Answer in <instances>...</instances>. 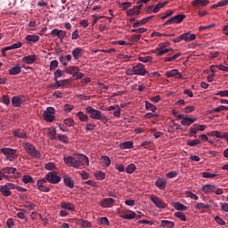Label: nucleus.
Here are the masks:
<instances>
[{"label":"nucleus","instance_id":"nucleus-62","mask_svg":"<svg viewBox=\"0 0 228 228\" xmlns=\"http://www.w3.org/2000/svg\"><path fill=\"white\" fill-rule=\"evenodd\" d=\"M167 177L168 179H174V177H177V172L176 171H171L166 174Z\"/></svg>","mask_w":228,"mask_h":228},{"label":"nucleus","instance_id":"nucleus-59","mask_svg":"<svg viewBox=\"0 0 228 228\" xmlns=\"http://www.w3.org/2000/svg\"><path fill=\"white\" fill-rule=\"evenodd\" d=\"M131 6H133L131 2H123L120 5V8H122V10H126L127 8H131Z\"/></svg>","mask_w":228,"mask_h":228},{"label":"nucleus","instance_id":"nucleus-12","mask_svg":"<svg viewBox=\"0 0 228 228\" xmlns=\"http://www.w3.org/2000/svg\"><path fill=\"white\" fill-rule=\"evenodd\" d=\"M205 130H206L205 125L194 124L193 126L190 128L189 134L190 136H193V134H197L199 131H205Z\"/></svg>","mask_w":228,"mask_h":228},{"label":"nucleus","instance_id":"nucleus-47","mask_svg":"<svg viewBox=\"0 0 228 228\" xmlns=\"http://www.w3.org/2000/svg\"><path fill=\"white\" fill-rule=\"evenodd\" d=\"M152 145H154V143L151 141H144L141 144V147H144L145 149H152Z\"/></svg>","mask_w":228,"mask_h":228},{"label":"nucleus","instance_id":"nucleus-2","mask_svg":"<svg viewBox=\"0 0 228 228\" xmlns=\"http://www.w3.org/2000/svg\"><path fill=\"white\" fill-rule=\"evenodd\" d=\"M86 113H88L90 115L91 118H94V120H100L102 122V124H108L109 118L102 114V112L99 110H95L93 107H86Z\"/></svg>","mask_w":228,"mask_h":228},{"label":"nucleus","instance_id":"nucleus-60","mask_svg":"<svg viewBox=\"0 0 228 228\" xmlns=\"http://www.w3.org/2000/svg\"><path fill=\"white\" fill-rule=\"evenodd\" d=\"M58 68V61L53 60L50 62V70H55Z\"/></svg>","mask_w":228,"mask_h":228},{"label":"nucleus","instance_id":"nucleus-7","mask_svg":"<svg viewBox=\"0 0 228 228\" xmlns=\"http://www.w3.org/2000/svg\"><path fill=\"white\" fill-rule=\"evenodd\" d=\"M54 113L55 110L53 107H48L43 113L44 120L46 122H53L54 121Z\"/></svg>","mask_w":228,"mask_h":228},{"label":"nucleus","instance_id":"nucleus-11","mask_svg":"<svg viewBox=\"0 0 228 228\" xmlns=\"http://www.w3.org/2000/svg\"><path fill=\"white\" fill-rule=\"evenodd\" d=\"M134 76H145L149 71L145 69V65L142 63H137L134 66Z\"/></svg>","mask_w":228,"mask_h":228},{"label":"nucleus","instance_id":"nucleus-58","mask_svg":"<svg viewBox=\"0 0 228 228\" xmlns=\"http://www.w3.org/2000/svg\"><path fill=\"white\" fill-rule=\"evenodd\" d=\"M144 24H147V23L145 22V20L142 19V20H141L139 21H135L134 23V25H133V28H140V26H144Z\"/></svg>","mask_w":228,"mask_h":228},{"label":"nucleus","instance_id":"nucleus-39","mask_svg":"<svg viewBox=\"0 0 228 228\" xmlns=\"http://www.w3.org/2000/svg\"><path fill=\"white\" fill-rule=\"evenodd\" d=\"M22 182L25 184H29L35 183V180H33V177H31L30 175H26L22 177Z\"/></svg>","mask_w":228,"mask_h":228},{"label":"nucleus","instance_id":"nucleus-9","mask_svg":"<svg viewBox=\"0 0 228 228\" xmlns=\"http://www.w3.org/2000/svg\"><path fill=\"white\" fill-rule=\"evenodd\" d=\"M151 200L159 209H165L166 208L168 207V205L165 203L163 200H161V199H159V197L158 196L151 195Z\"/></svg>","mask_w":228,"mask_h":228},{"label":"nucleus","instance_id":"nucleus-37","mask_svg":"<svg viewBox=\"0 0 228 228\" xmlns=\"http://www.w3.org/2000/svg\"><path fill=\"white\" fill-rule=\"evenodd\" d=\"M125 170L126 174H134V172L136 170V165H134V163H131L126 167Z\"/></svg>","mask_w":228,"mask_h":228},{"label":"nucleus","instance_id":"nucleus-45","mask_svg":"<svg viewBox=\"0 0 228 228\" xmlns=\"http://www.w3.org/2000/svg\"><path fill=\"white\" fill-rule=\"evenodd\" d=\"M23 206H24L27 209H29L30 211H32L33 209H35V208L37 207V205H35L33 202H30V201H25Z\"/></svg>","mask_w":228,"mask_h":228},{"label":"nucleus","instance_id":"nucleus-43","mask_svg":"<svg viewBox=\"0 0 228 228\" xmlns=\"http://www.w3.org/2000/svg\"><path fill=\"white\" fill-rule=\"evenodd\" d=\"M48 134H49L50 140H56V128L54 127L49 128Z\"/></svg>","mask_w":228,"mask_h":228},{"label":"nucleus","instance_id":"nucleus-23","mask_svg":"<svg viewBox=\"0 0 228 228\" xmlns=\"http://www.w3.org/2000/svg\"><path fill=\"white\" fill-rule=\"evenodd\" d=\"M156 186L159 190H165V188H167V180L164 178H159L156 181Z\"/></svg>","mask_w":228,"mask_h":228},{"label":"nucleus","instance_id":"nucleus-35","mask_svg":"<svg viewBox=\"0 0 228 228\" xmlns=\"http://www.w3.org/2000/svg\"><path fill=\"white\" fill-rule=\"evenodd\" d=\"M65 77V70H61L60 69H58L55 72H54V77L53 79H60V77Z\"/></svg>","mask_w":228,"mask_h":228},{"label":"nucleus","instance_id":"nucleus-21","mask_svg":"<svg viewBox=\"0 0 228 228\" xmlns=\"http://www.w3.org/2000/svg\"><path fill=\"white\" fill-rule=\"evenodd\" d=\"M12 104L14 108H20L22 106V99L20 96H13L12 98Z\"/></svg>","mask_w":228,"mask_h":228},{"label":"nucleus","instance_id":"nucleus-53","mask_svg":"<svg viewBox=\"0 0 228 228\" xmlns=\"http://www.w3.org/2000/svg\"><path fill=\"white\" fill-rule=\"evenodd\" d=\"M59 142H62L63 143L69 142V137L65 134H59L58 135Z\"/></svg>","mask_w":228,"mask_h":228},{"label":"nucleus","instance_id":"nucleus-8","mask_svg":"<svg viewBox=\"0 0 228 228\" xmlns=\"http://www.w3.org/2000/svg\"><path fill=\"white\" fill-rule=\"evenodd\" d=\"M170 45V42L167 41L161 43L159 45V48L158 49L157 56H163V54H167V53H174V49L172 48H165Z\"/></svg>","mask_w":228,"mask_h":228},{"label":"nucleus","instance_id":"nucleus-17","mask_svg":"<svg viewBox=\"0 0 228 228\" xmlns=\"http://www.w3.org/2000/svg\"><path fill=\"white\" fill-rule=\"evenodd\" d=\"M37 55L33 54V55H28V56H24L21 59V61H23V63H26L27 65H33L34 61H37Z\"/></svg>","mask_w":228,"mask_h":228},{"label":"nucleus","instance_id":"nucleus-48","mask_svg":"<svg viewBox=\"0 0 228 228\" xmlns=\"http://www.w3.org/2000/svg\"><path fill=\"white\" fill-rule=\"evenodd\" d=\"M179 56H181V53H177L175 55L171 56V57H167L164 60V61L168 62V61H174L175 60H177V58H179Z\"/></svg>","mask_w":228,"mask_h":228},{"label":"nucleus","instance_id":"nucleus-27","mask_svg":"<svg viewBox=\"0 0 228 228\" xmlns=\"http://www.w3.org/2000/svg\"><path fill=\"white\" fill-rule=\"evenodd\" d=\"M63 181H64L65 186H67L68 188H70V190L74 188V180H72L71 177L65 176Z\"/></svg>","mask_w":228,"mask_h":228},{"label":"nucleus","instance_id":"nucleus-55","mask_svg":"<svg viewBox=\"0 0 228 228\" xmlns=\"http://www.w3.org/2000/svg\"><path fill=\"white\" fill-rule=\"evenodd\" d=\"M45 168L46 170H55L56 169V164H54L53 162H49V163L45 164Z\"/></svg>","mask_w":228,"mask_h":228},{"label":"nucleus","instance_id":"nucleus-61","mask_svg":"<svg viewBox=\"0 0 228 228\" xmlns=\"http://www.w3.org/2000/svg\"><path fill=\"white\" fill-rule=\"evenodd\" d=\"M141 38H142L141 35L134 34V35H132L131 42H132V44H136V42H138Z\"/></svg>","mask_w":228,"mask_h":228},{"label":"nucleus","instance_id":"nucleus-64","mask_svg":"<svg viewBox=\"0 0 228 228\" xmlns=\"http://www.w3.org/2000/svg\"><path fill=\"white\" fill-rule=\"evenodd\" d=\"M94 129H95V125L92 123H87L86 125V131H94Z\"/></svg>","mask_w":228,"mask_h":228},{"label":"nucleus","instance_id":"nucleus-33","mask_svg":"<svg viewBox=\"0 0 228 228\" xmlns=\"http://www.w3.org/2000/svg\"><path fill=\"white\" fill-rule=\"evenodd\" d=\"M166 4H168V1L159 2L158 4L155 5V7L153 9V12L158 13V12H159V10H161V8H163V6H166Z\"/></svg>","mask_w":228,"mask_h":228},{"label":"nucleus","instance_id":"nucleus-42","mask_svg":"<svg viewBox=\"0 0 228 228\" xmlns=\"http://www.w3.org/2000/svg\"><path fill=\"white\" fill-rule=\"evenodd\" d=\"M2 172L4 174H15L17 172V168L15 167H4L2 169Z\"/></svg>","mask_w":228,"mask_h":228},{"label":"nucleus","instance_id":"nucleus-15","mask_svg":"<svg viewBox=\"0 0 228 228\" xmlns=\"http://www.w3.org/2000/svg\"><path fill=\"white\" fill-rule=\"evenodd\" d=\"M166 77H176V79H181L183 75L179 73L177 69H171L166 72Z\"/></svg>","mask_w":228,"mask_h":228},{"label":"nucleus","instance_id":"nucleus-20","mask_svg":"<svg viewBox=\"0 0 228 228\" xmlns=\"http://www.w3.org/2000/svg\"><path fill=\"white\" fill-rule=\"evenodd\" d=\"M25 40H27L28 44H36V42L40 40V37L37 35H28Z\"/></svg>","mask_w":228,"mask_h":228},{"label":"nucleus","instance_id":"nucleus-41","mask_svg":"<svg viewBox=\"0 0 228 228\" xmlns=\"http://www.w3.org/2000/svg\"><path fill=\"white\" fill-rule=\"evenodd\" d=\"M102 160L103 167H110L111 165V159L108 156H102Z\"/></svg>","mask_w":228,"mask_h":228},{"label":"nucleus","instance_id":"nucleus-24","mask_svg":"<svg viewBox=\"0 0 228 228\" xmlns=\"http://www.w3.org/2000/svg\"><path fill=\"white\" fill-rule=\"evenodd\" d=\"M209 0H194L192 1V6L199 8V6H208Z\"/></svg>","mask_w":228,"mask_h":228},{"label":"nucleus","instance_id":"nucleus-50","mask_svg":"<svg viewBox=\"0 0 228 228\" xmlns=\"http://www.w3.org/2000/svg\"><path fill=\"white\" fill-rule=\"evenodd\" d=\"M202 177H204L205 179H209V178H213V177H218V175L211 174L209 172H203Z\"/></svg>","mask_w":228,"mask_h":228},{"label":"nucleus","instance_id":"nucleus-16","mask_svg":"<svg viewBox=\"0 0 228 228\" xmlns=\"http://www.w3.org/2000/svg\"><path fill=\"white\" fill-rule=\"evenodd\" d=\"M64 72H66V74H69L70 76H73V77H76V75L77 74V72H79V67L69 66L64 69Z\"/></svg>","mask_w":228,"mask_h":228},{"label":"nucleus","instance_id":"nucleus-18","mask_svg":"<svg viewBox=\"0 0 228 228\" xmlns=\"http://www.w3.org/2000/svg\"><path fill=\"white\" fill-rule=\"evenodd\" d=\"M178 38H180V41L184 40L185 42H191L197 38V36L195 34L190 35V33H185L179 36Z\"/></svg>","mask_w":228,"mask_h":228},{"label":"nucleus","instance_id":"nucleus-63","mask_svg":"<svg viewBox=\"0 0 228 228\" xmlns=\"http://www.w3.org/2000/svg\"><path fill=\"white\" fill-rule=\"evenodd\" d=\"M216 95H219V97H228V90L218 91Z\"/></svg>","mask_w":228,"mask_h":228},{"label":"nucleus","instance_id":"nucleus-57","mask_svg":"<svg viewBox=\"0 0 228 228\" xmlns=\"http://www.w3.org/2000/svg\"><path fill=\"white\" fill-rule=\"evenodd\" d=\"M131 33H147V28H134V29H131Z\"/></svg>","mask_w":228,"mask_h":228},{"label":"nucleus","instance_id":"nucleus-28","mask_svg":"<svg viewBox=\"0 0 228 228\" xmlns=\"http://www.w3.org/2000/svg\"><path fill=\"white\" fill-rule=\"evenodd\" d=\"M0 191L4 197H10L12 195V191L6 185H1Z\"/></svg>","mask_w":228,"mask_h":228},{"label":"nucleus","instance_id":"nucleus-31","mask_svg":"<svg viewBox=\"0 0 228 228\" xmlns=\"http://www.w3.org/2000/svg\"><path fill=\"white\" fill-rule=\"evenodd\" d=\"M161 227L165 228H174V222L168 220H162L160 223Z\"/></svg>","mask_w":228,"mask_h":228},{"label":"nucleus","instance_id":"nucleus-56","mask_svg":"<svg viewBox=\"0 0 228 228\" xmlns=\"http://www.w3.org/2000/svg\"><path fill=\"white\" fill-rule=\"evenodd\" d=\"M65 126H68V127H72L74 126V119L68 118L64 119Z\"/></svg>","mask_w":228,"mask_h":228},{"label":"nucleus","instance_id":"nucleus-34","mask_svg":"<svg viewBox=\"0 0 228 228\" xmlns=\"http://www.w3.org/2000/svg\"><path fill=\"white\" fill-rule=\"evenodd\" d=\"M133 145H134V143H133L132 141H127V142H125L121 143L119 145V147H120V149H124V150L133 149V147H134Z\"/></svg>","mask_w":228,"mask_h":228},{"label":"nucleus","instance_id":"nucleus-14","mask_svg":"<svg viewBox=\"0 0 228 228\" xmlns=\"http://www.w3.org/2000/svg\"><path fill=\"white\" fill-rule=\"evenodd\" d=\"M115 200L113 198H104L101 201L102 208H113Z\"/></svg>","mask_w":228,"mask_h":228},{"label":"nucleus","instance_id":"nucleus-46","mask_svg":"<svg viewBox=\"0 0 228 228\" xmlns=\"http://www.w3.org/2000/svg\"><path fill=\"white\" fill-rule=\"evenodd\" d=\"M175 216L182 220V222H186V216L183 212H175Z\"/></svg>","mask_w":228,"mask_h":228},{"label":"nucleus","instance_id":"nucleus-22","mask_svg":"<svg viewBox=\"0 0 228 228\" xmlns=\"http://www.w3.org/2000/svg\"><path fill=\"white\" fill-rule=\"evenodd\" d=\"M83 54V48L81 47H77L72 51V55L74 60H79Z\"/></svg>","mask_w":228,"mask_h":228},{"label":"nucleus","instance_id":"nucleus-10","mask_svg":"<svg viewBox=\"0 0 228 228\" xmlns=\"http://www.w3.org/2000/svg\"><path fill=\"white\" fill-rule=\"evenodd\" d=\"M46 179L51 184H58V183L61 181V178L56 174V172H49L46 175Z\"/></svg>","mask_w":228,"mask_h":228},{"label":"nucleus","instance_id":"nucleus-38","mask_svg":"<svg viewBox=\"0 0 228 228\" xmlns=\"http://www.w3.org/2000/svg\"><path fill=\"white\" fill-rule=\"evenodd\" d=\"M145 108H146V110L152 111V113H156V110H158V108L156 106H154L152 103H151L149 102H145Z\"/></svg>","mask_w":228,"mask_h":228},{"label":"nucleus","instance_id":"nucleus-5","mask_svg":"<svg viewBox=\"0 0 228 228\" xmlns=\"http://www.w3.org/2000/svg\"><path fill=\"white\" fill-rule=\"evenodd\" d=\"M186 19V15L184 14H178L176 16L171 17L168 19L163 26H170V24H181Z\"/></svg>","mask_w":228,"mask_h":228},{"label":"nucleus","instance_id":"nucleus-49","mask_svg":"<svg viewBox=\"0 0 228 228\" xmlns=\"http://www.w3.org/2000/svg\"><path fill=\"white\" fill-rule=\"evenodd\" d=\"M116 110L113 112L114 117H116V118H120V115L122 113V109H120V106L116 105Z\"/></svg>","mask_w":228,"mask_h":228},{"label":"nucleus","instance_id":"nucleus-40","mask_svg":"<svg viewBox=\"0 0 228 228\" xmlns=\"http://www.w3.org/2000/svg\"><path fill=\"white\" fill-rule=\"evenodd\" d=\"M121 218H124V220H133V218H136V214L134 212L124 214L121 216Z\"/></svg>","mask_w":228,"mask_h":228},{"label":"nucleus","instance_id":"nucleus-25","mask_svg":"<svg viewBox=\"0 0 228 228\" xmlns=\"http://www.w3.org/2000/svg\"><path fill=\"white\" fill-rule=\"evenodd\" d=\"M12 134H14L16 138H26L28 133H26L24 130L15 129L13 130Z\"/></svg>","mask_w":228,"mask_h":228},{"label":"nucleus","instance_id":"nucleus-52","mask_svg":"<svg viewBox=\"0 0 228 228\" xmlns=\"http://www.w3.org/2000/svg\"><path fill=\"white\" fill-rule=\"evenodd\" d=\"M199 143H200L199 139L187 141V145H189V147H195V145H199Z\"/></svg>","mask_w":228,"mask_h":228},{"label":"nucleus","instance_id":"nucleus-54","mask_svg":"<svg viewBox=\"0 0 228 228\" xmlns=\"http://www.w3.org/2000/svg\"><path fill=\"white\" fill-rule=\"evenodd\" d=\"M139 61H142V63H149V61H152V57L146 56V57H139Z\"/></svg>","mask_w":228,"mask_h":228},{"label":"nucleus","instance_id":"nucleus-44","mask_svg":"<svg viewBox=\"0 0 228 228\" xmlns=\"http://www.w3.org/2000/svg\"><path fill=\"white\" fill-rule=\"evenodd\" d=\"M95 177H96V179H98V181H102V180L106 179V173H104L102 171H98L95 174Z\"/></svg>","mask_w":228,"mask_h":228},{"label":"nucleus","instance_id":"nucleus-19","mask_svg":"<svg viewBox=\"0 0 228 228\" xmlns=\"http://www.w3.org/2000/svg\"><path fill=\"white\" fill-rule=\"evenodd\" d=\"M20 72H22V66H20V64H17L9 69L10 76H17L20 74Z\"/></svg>","mask_w":228,"mask_h":228},{"label":"nucleus","instance_id":"nucleus-36","mask_svg":"<svg viewBox=\"0 0 228 228\" xmlns=\"http://www.w3.org/2000/svg\"><path fill=\"white\" fill-rule=\"evenodd\" d=\"M175 209H176L177 211H186V209H188V207L184 206L183 203L175 202Z\"/></svg>","mask_w":228,"mask_h":228},{"label":"nucleus","instance_id":"nucleus-32","mask_svg":"<svg viewBox=\"0 0 228 228\" xmlns=\"http://www.w3.org/2000/svg\"><path fill=\"white\" fill-rule=\"evenodd\" d=\"M210 208L211 206H209V204H206V203L196 204V209H198L199 211H204V209H209Z\"/></svg>","mask_w":228,"mask_h":228},{"label":"nucleus","instance_id":"nucleus-3","mask_svg":"<svg viewBox=\"0 0 228 228\" xmlns=\"http://www.w3.org/2000/svg\"><path fill=\"white\" fill-rule=\"evenodd\" d=\"M23 147L27 154H29L31 158H36L37 159H40V151H38L37 149L35 148V145L30 142H24Z\"/></svg>","mask_w":228,"mask_h":228},{"label":"nucleus","instance_id":"nucleus-4","mask_svg":"<svg viewBox=\"0 0 228 228\" xmlns=\"http://www.w3.org/2000/svg\"><path fill=\"white\" fill-rule=\"evenodd\" d=\"M0 152L5 156L7 161H14L17 159V150L12 148H2Z\"/></svg>","mask_w":228,"mask_h":228},{"label":"nucleus","instance_id":"nucleus-51","mask_svg":"<svg viewBox=\"0 0 228 228\" xmlns=\"http://www.w3.org/2000/svg\"><path fill=\"white\" fill-rule=\"evenodd\" d=\"M62 88L65 86H70L72 85V80L70 78L61 80Z\"/></svg>","mask_w":228,"mask_h":228},{"label":"nucleus","instance_id":"nucleus-6","mask_svg":"<svg viewBox=\"0 0 228 228\" xmlns=\"http://www.w3.org/2000/svg\"><path fill=\"white\" fill-rule=\"evenodd\" d=\"M176 117L178 120H181L180 124L182 126H187L188 127H190V126L194 122H197V118H188L185 117L184 114H179Z\"/></svg>","mask_w":228,"mask_h":228},{"label":"nucleus","instance_id":"nucleus-1","mask_svg":"<svg viewBox=\"0 0 228 228\" xmlns=\"http://www.w3.org/2000/svg\"><path fill=\"white\" fill-rule=\"evenodd\" d=\"M63 161L67 167H72L77 169H81L83 167H88L90 165V159L84 154H79L77 157H64Z\"/></svg>","mask_w":228,"mask_h":228},{"label":"nucleus","instance_id":"nucleus-29","mask_svg":"<svg viewBox=\"0 0 228 228\" xmlns=\"http://www.w3.org/2000/svg\"><path fill=\"white\" fill-rule=\"evenodd\" d=\"M77 117H78V120H80V122H88L89 120L88 115L83 113L82 111L77 112Z\"/></svg>","mask_w":228,"mask_h":228},{"label":"nucleus","instance_id":"nucleus-13","mask_svg":"<svg viewBox=\"0 0 228 228\" xmlns=\"http://www.w3.org/2000/svg\"><path fill=\"white\" fill-rule=\"evenodd\" d=\"M140 13H142V4L135 5V6H134V8L128 9L126 11V15L128 17H133L134 15H140Z\"/></svg>","mask_w":228,"mask_h":228},{"label":"nucleus","instance_id":"nucleus-30","mask_svg":"<svg viewBox=\"0 0 228 228\" xmlns=\"http://www.w3.org/2000/svg\"><path fill=\"white\" fill-rule=\"evenodd\" d=\"M61 208H62V209H67L68 211H74V205L70 202H62Z\"/></svg>","mask_w":228,"mask_h":228},{"label":"nucleus","instance_id":"nucleus-26","mask_svg":"<svg viewBox=\"0 0 228 228\" xmlns=\"http://www.w3.org/2000/svg\"><path fill=\"white\" fill-rule=\"evenodd\" d=\"M215 188H216V185L215 184H206V185H203L202 191L204 193H211V191L214 192Z\"/></svg>","mask_w":228,"mask_h":228}]
</instances>
